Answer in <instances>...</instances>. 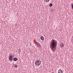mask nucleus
Listing matches in <instances>:
<instances>
[{"mask_svg": "<svg viewBox=\"0 0 73 73\" xmlns=\"http://www.w3.org/2000/svg\"><path fill=\"white\" fill-rule=\"evenodd\" d=\"M18 52H20V50H18Z\"/></svg>", "mask_w": 73, "mask_h": 73, "instance_id": "13", "label": "nucleus"}, {"mask_svg": "<svg viewBox=\"0 0 73 73\" xmlns=\"http://www.w3.org/2000/svg\"><path fill=\"white\" fill-rule=\"evenodd\" d=\"M36 45H37V46H39V47H40V44H39V43H36Z\"/></svg>", "mask_w": 73, "mask_h": 73, "instance_id": "8", "label": "nucleus"}, {"mask_svg": "<svg viewBox=\"0 0 73 73\" xmlns=\"http://www.w3.org/2000/svg\"><path fill=\"white\" fill-rule=\"evenodd\" d=\"M35 64L36 65L39 66L41 64V61L39 60H36L35 62Z\"/></svg>", "mask_w": 73, "mask_h": 73, "instance_id": "2", "label": "nucleus"}, {"mask_svg": "<svg viewBox=\"0 0 73 73\" xmlns=\"http://www.w3.org/2000/svg\"><path fill=\"white\" fill-rule=\"evenodd\" d=\"M13 60L14 61H16L17 60H18V59L16 58H14Z\"/></svg>", "mask_w": 73, "mask_h": 73, "instance_id": "5", "label": "nucleus"}, {"mask_svg": "<svg viewBox=\"0 0 73 73\" xmlns=\"http://www.w3.org/2000/svg\"><path fill=\"white\" fill-rule=\"evenodd\" d=\"M40 38L42 40V41H43V40H44V37H43V36H41L40 37Z\"/></svg>", "mask_w": 73, "mask_h": 73, "instance_id": "4", "label": "nucleus"}, {"mask_svg": "<svg viewBox=\"0 0 73 73\" xmlns=\"http://www.w3.org/2000/svg\"><path fill=\"white\" fill-rule=\"evenodd\" d=\"M14 68H17V65H15L14 66Z\"/></svg>", "mask_w": 73, "mask_h": 73, "instance_id": "10", "label": "nucleus"}, {"mask_svg": "<svg viewBox=\"0 0 73 73\" xmlns=\"http://www.w3.org/2000/svg\"><path fill=\"white\" fill-rule=\"evenodd\" d=\"M38 43H39L38 42H36L35 43V44H38Z\"/></svg>", "mask_w": 73, "mask_h": 73, "instance_id": "12", "label": "nucleus"}, {"mask_svg": "<svg viewBox=\"0 0 73 73\" xmlns=\"http://www.w3.org/2000/svg\"><path fill=\"white\" fill-rule=\"evenodd\" d=\"M9 60L12 61L13 60V56L12 55H10L9 57Z\"/></svg>", "mask_w": 73, "mask_h": 73, "instance_id": "3", "label": "nucleus"}, {"mask_svg": "<svg viewBox=\"0 0 73 73\" xmlns=\"http://www.w3.org/2000/svg\"><path fill=\"white\" fill-rule=\"evenodd\" d=\"M49 6L50 7H52V4L50 3V4Z\"/></svg>", "mask_w": 73, "mask_h": 73, "instance_id": "11", "label": "nucleus"}, {"mask_svg": "<svg viewBox=\"0 0 73 73\" xmlns=\"http://www.w3.org/2000/svg\"><path fill=\"white\" fill-rule=\"evenodd\" d=\"M58 73H63V72L61 70H60L58 71Z\"/></svg>", "mask_w": 73, "mask_h": 73, "instance_id": "7", "label": "nucleus"}, {"mask_svg": "<svg viewBox=\"0 0 73 73\" xmlns=\"http://www.w3.org/2000/svg\"><path fill=\"white\" fill-rule=\"evenodd\" d=\"M50 0H44V1L46 3H48V2H49Z\"/></svg>", "mask_w": 73, "mask_h": 73, "instance_id": "9", "label": "nucleus"}, {"mask_svg": "<svg viewBox=\"0 0 73 73\" xmlns=\"http://www.w3.org/2000/svg\"><path fill=\"white\" fill-rule=\"evenodd\" d=\"M57 41L54 40H53L52 41L51 48V50L54 52V51H55V47L57 46Z\"/></svg>", "mask_w": 73, "mask_h": 73, "instance_id": "1", "label": "nucleus"}, {"mask_svg": "<svg viewBox=\"0 0 73 73\" xmlns=\"http://www.w3.org/2000/svg\"><path fill=\"white\" fill-rule=\"evenodd\" d=\"M60 46L61 47H64V44L63 43H62L60 44Z\"/></svg>", "mask_w": 73, "mask_h": 73, "instance_id": "6", "label": "nucleus"}]
</instances>
